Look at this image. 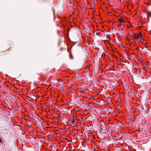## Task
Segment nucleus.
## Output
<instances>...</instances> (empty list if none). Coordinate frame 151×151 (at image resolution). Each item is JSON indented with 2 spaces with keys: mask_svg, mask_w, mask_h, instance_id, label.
<instances>
[{
  "mask_svg": "<svg viewBox=\"0 0 151 151\" xmlns=\"http://www.w3.org/2000/svg\"><path fill=\"white\" fill-rule=\"evenodd\" d=\"M100 126L101 130H106V126L104 123L102 124H101Z\"/></svg>",
  "mask_w": 151,
  "mask_h": 151,
  "instance_id": "1",
  "label": "nucleus"
},
{
  "mask_svg": "<svg viewBox=\"0 0 151 151\" xmlns=\"http://www.w3.org/2000/svg\"><path fill=\"white\" fill-rule=\"evenodd\" d=\"M132 36L136 39L138 40L139 39V35L136 34V33H134L132 34Z\"/></svg>",
  "mask_w": 151,
  "mask_h": 151,
  "instance_id": "2",
  "label": "nucleus"
},
{
  "mask_svg": "<svg viewBox=\"0 0 151 151\" xmlns=\"http://www.w3.org/2000/svg\"><path fill=\"white\" fill-rule=\"evenodd\" d=\"M139 39H140L141 40H142L143 41L145 40V39L143 38V36L142 35L141 33H139Z\"/></svg>",
  "mask_w": 151,
  "mask_h": 151,
  "instance_id": "3",
  "label": "nucleus"
},
{
  "mask_svg": "<svg viewBox=\"0 0 151 151\" xmlns=\"http://www.w3.org/2000/svg\"><path fill=\"white\" fill-rule=\"evenodd\" d=\"M145 4H146L148 6H151V2H145Z\"/></svg>",
  "mask_w": 151,
  "mask_h": 151,
  "instance_id": "4",
  "label": "nucleus"
},
{
  "mask_svg": "<svg viewBox=\"0 0 151 151\" xmlns=\"http://www.w3.org/2000/svg\"><path fill=\"white\" fill-rule=\"evenodd\" d=\"M69 57L71 59H73V58L71 52H69Z\"/></svg>",
  "mask_w": 151,
  "mask_h": 151,
  "instance_id": "5",
  "label": "nucleus"
},
{
  "mask_svg": "<svg viewBox=\"0 0 151 151\" xmlns=\"http://www.w3.org/2000/svg\"><path fill=\"white\" fill-rule=\"evenodd\" d=\"M143 67V68H144L145 69H146V68H147V66L145 64H144Z\"/></svg>",
  "mask_w": 151,
  "mask_h": 151,
  "instance_id": "6",
  "label": "nucleus"
},
{
  "mask_svg": "<svg viewBox=\"0 0 151 151\" xmlns=\"http://www.w3.org/2000/svg\"><path fill=\"white\" fill-rule=\"evenodd\" d=\"M147 16L148 17H151V14L150 13H147Z\"/></svg>",
  "mask_w": 151,
  "mask_h": 151,
  "instance_id": "7",
  "label": "nucleus"
},
{
  "mask_svg": "<svg viewBox=\"0 0 151 151\" xmlns=\"http://www.w3.org/2000/svg\"><path fill=\"white\" fill-rule=\"evenodd\" d=\"M119 22H123V19H120L119 20Z\"/></svg>",
  "mask_w": 151,
  "mask_h": 151,
  "instance_id": "8",
  "label": "nucleus"
},
{
  "mask_svg": "<svg viewBox=\"0 0 151 151\" xmlns=\"http://www.w3.org/2000/svg\"><path fill=\"white\" fill-rule=\"evenodd\" d=\"M57 33L58 34V35H60V34H59L60 31L59 30H57Z\"/></svg>",
  "mask_w": 151,
  "mask_h": 151,
  "instance_id": "9",
  "label": "nucleus"
},
{
  "mask_svg": "<svg viewBox=\"0 0 151 151\" xmlns=\"http://www.w3.org/2000/svg\"><path fill=\"white\" fill-rule=\"evenodd\" d=\"M96 35H99V34L100 33H99V32H96Z\"/></svg>",
  "mask_w": 151,
  "mask_h": 151,
  "instance_id": "10",
  "label": "nucleus"
},
{
  "mask_svg": "<svg viewBox=\"0 0 151 151\" xmlns=\"http://www.w3.org/2000/svg\"><path fill=\"white\" fill-rule=\"evenodd\" d=\"M108 13H109V14H110V12H108Z\"/></svg>",
  "mask_w": 151,
  "mask_h": 151,
  "instance_id": "11",
  "label": "nucleus"
},
{
  "mask_svg": "<svg viewBox=\"0 0 151 151\" xmlns=\"http://www.w3.org/2000/svg\"><path fill=\"white\" fill-rule=\"evenodd\" d=\"M97 49H98V48H95V49H96V50H97Z\"/></svg>",
  "mask_w": 151,
  "mask_h": 151,
  "instance_id": "12",
  "label": "nucleus"
},
{
  "mask_svg": "<svg viewBox=\"0 0 151 151\" xmlns=\"http://www.w3.org/2000/svg\"><path fill=\"white\" fill-rule=\"evenodd\" d=\"M89 29H90V27L89 26Z\"/></svg>",
  "mask_w": 151,
  "mask_h": 151,
  "instance_id": "13",
  "label": "nucleus"
},
{
  "mask_svg": "<svg viewBox=\"0 0 151 151\" xmlns=\"http://www.w3.org/2000/svg\"><path fill=\"white\" fill-rule=\"evenodd\" d=\"M148 1H151V0H148Z\"/></svg>",
  "mask_w": 151,
  "mask_h": 151,
  "instance_id": "14",
  "label": "nucleus"
},
{
  "mask_svg": "<svg viewBox=\"0 0 151 151\" xmlns=\"http://www.w3.org/2000/svg\"><path fill=\"white\" fill-rule=\"evenodd\" d=\"M123 30V29H122L121 30ZM120 30V31H121V30Z\"/></svg>",
  "mask_w": 151,
  "mask_h": 151,
  "instance_id": "15",
  "label": "nucleus"
},
{
  "mask_svg": "<svg viewBox=\"0 0 151 151\" xmlns=\"http://www.w3.org/2000/svg\"><path fill=\"white\" fill-rule=\"evenodd\" d=\"M107 0L108 1H109V0Z\"/></svg>",
  "mask_w": 151,
  "mask_h": 151,
  "instance_id": "16",
  "label": "nucleus"
}]
</instances>
